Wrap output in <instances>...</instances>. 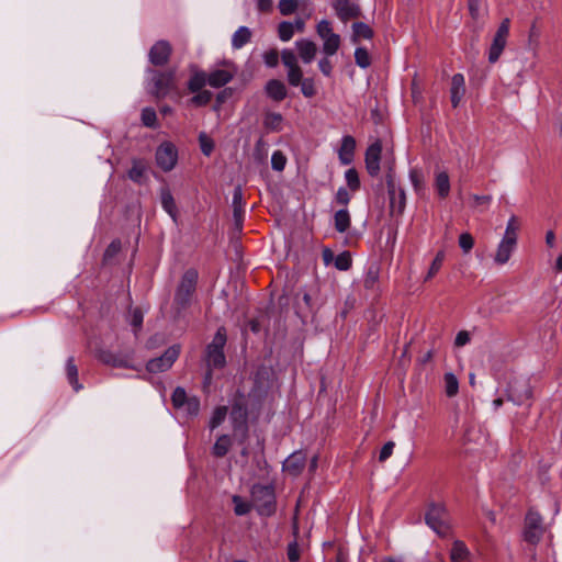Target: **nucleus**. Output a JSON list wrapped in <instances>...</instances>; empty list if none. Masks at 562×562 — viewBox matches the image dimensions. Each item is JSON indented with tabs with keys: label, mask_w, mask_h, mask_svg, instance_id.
<instances>
[{
	"label": "nucleus",
	"mask_w": 562,
	"mask_h": 562,
	"mask_svg": "<svg viewBox=\"0 0 562 562\" xmlns=\"http://www.w3.org/2000/svg\"><path fill=\"white\" fill-rule=\"evenodd\" d=\"M426 524L439 536L445 537L450 531L449 515L443 505L432 504L426 513Z\"/></svg>",
	"instance_id": "nucleus-1"
},
{
	"label": "nucleus",
	"mask_w": 562,
	"mask_h": 562,
	"mask_svg": "<svg viewBox=\"0 0 562 562\" xmlns=\"http://www.w3.org/2000/svg\"><path fill=\"white\" fill-rule=\"evenodd\" d=\"M252 503L260 515L270 516L274 512V492L268 485H255L251 490Z\"/></svg>",
	"instance_id": "nucleus-2"
},
{
	"label": "nucleus",
	"mask_w": 562,
	"mask_h": 562,
	"mask_svg": "<svg viewBox=\"0 0 562 562\" xmlns=\"http://www.w3.org/2000/svg\"><path fill=\"white\" fill-rule=\"evenodd\" d=\"M196 281L198 272L195 270L190 269L184 272L175 295V304L178 308H184L189 305L195 291Z\"/></svg>",
	"instance_id": "nucleus-3"
},
{
	"label": "nucleus",
	"mask_w": 562,
	"mask_h": 562,
	"mask_svg": "<svg viewBox=\"0 0 562 562\" xmlns=\"http://www.w3.org/2000/svg\"><path fill=\"white\" fill-rule=\"evenodd\" d=\"M316 32L323 41V52L327 56L335 55L340 46V36L333 31L331 23L327 20L319 21Z\"/></svg>",
	"instance_id": "nucleus-4"
},
{
	"label": "nucleus",
	"mask_w": 562,
	"mask_h": 562,
	"mask_svg": "<svg viewBox=\"0 0 562 562\" xmlns=\"http://www.w3.org/2000/svg\"><path fill=\"white\" fill-rule=\"evenodd\" d=\"M155 160L165 172L171 171L178 162V149L171 142H162L156 149Z\"/></svg>",
	"instance_id": "nucleus-5"
},
{
	"label": "nucleus",
	"mask_w": 562,
	"mask_h": 562,
	"mask_svg": "<svg viewBox=\"0 0 562 562\" xmlns=\"http://www.w3.org/2000/svg\"><path fill=\"white\" fill-rule=\"evenodd\" d=\"M509 27L510 20L508 18H505L498 25V29L493 37L492 44L488 49V60L491 63L497 61L499 56L502 55L507 44Z\"/></svg>",
	"instance_id": "nucleus-6"
},
{
	"label": "nucleus",
	"mask_w": 562,
	"mask_h": 562,
	"mask_svg": "<svg viewBox=\"0 0 562 562\" xmlns=\"http://www.w3.org/2000/svg\"><path fill=\"white\" fill-rule=\"evenodd\" d=\"M179 355L180 346L173 345L169 347L160 357L149 360L146 364V369L150 373L165 372L172 367Z\"/></svg>",
	"instance_id": "nucleus-7"
},
{
	"label": "nucleus",
	"mask_w": 562,
	"mask_h": 562,
	"mask_svg": "<svg viewBox=\"0 0 562 562\" xmlns=\"http://www.w3.org/2000/svg\"><path fill=\"white\" fill-rule=\"evenodd\" d=\"M543 532L544 527L541 516L535 510H529L525 518V540L531 544H536L540 541Z\"/></svg>",
	"instance_id": "nucleus-8"
},
{
	"label": "nucleus",
	"mask_w": 562,
	"mask_h": 562,
	"mask_svg": "<svg viewBox=\"0 0 562 562\" xmlns=\"http://www.w3.org/2000/svg\"><path fill=\"white\" fill-rule=\"evenodd\" d=\"M387 191L390 196V212L392 215H401L406 204L405 191L397 188L391 175L387 176Z\"/></svg>",
	"instance_id": "nucleus-9"
},
{
	"label": "nucleus",
	"mask_w": 562,
	"mask_h": 562,
	"mask_svg": "<svg viewBox=\"0 0 562 562\" xmlns=\"http://www.w3.org/2000/svg\"><path fill=\"white\" fill-rule=\"evenodd\" d=\"M229 418L235 435L245 437L247 432V408L243 404H235L231 411Z\"/></svg>",
	"instance_id": "nucleus-10"
},
{
	"label": "nucleus",
	"mask_w": 562,
	"mask_h": 562,
	"mask_svg": "<svg viewBox=\"0 0 562 562\" xmlns=\"http://www.w3.org/2000/svg\"><path fill=\"white\" fill-rule=\"evenodd\" d=\"M170 54L171 45L167 41H158L150 48L148 57L154 66L160 67L168 61Z\"/></svg>",
	"instance_id": "nucleus-11"
},
{
	"label": "nucleus",
	"mask_w": 562,
	"mask_h": 562,
	"mask_svg": "<svg viewBox=\"0 0 562 562\" xmlns=\"http://www.w3.org/2000/svg\"><path fill=\"white\" fill-rule=\"evenodd\" d=\"M382 145L379 140L371 144L366 151V168L371 176H378L380 172Z\"/></svg>",
	"instance_id": "nucleus-12"
},
{
	"label": "nucleus",
	"mask_w": 562,
	"mask_h": 562,
	"mask_svg": "<svg viewBox=\"0 0 562 562\" xmlns=\"http://www.w3.org/2000/svg\"><path fill=\"white\" fill-rule=\"evenodd\" d=\"M333 7L337 16L344 22L360 14L359 5L351 0H333Z\"/></svg>",
	"instance_id": "nucleus-13"
},
{
	"label": "nucleus",
	"mask_w": 562,
	"mask_h": 562,
	"mask_svg": "<svg viewBox=\"0 0 562 562\" xmlns=\"http://www.w3.org/2000/svg\"><path fill=\"white\" fill-rule=\"evenodd\" d=\"M465 79L462 74L457 72L450 82V101L453 108H458L465 94Z\"/></svg>",
	"instance_id": "nucleus-14"
},
{
	"label": "nucleus",
	"mask_w": 562,
	"mask_h": 562,
	"mask_svg": "<svg viewBox=\"0 0 562 562\" xmlns=\"http://www.w3.org/2000/svg\"><path fill=\"white\" fill-rule=\"evenodd\" d=\"M289 82L292 86H301V91L306 98L316 94L315 81L311 78H303V72H289Z\"/></svg>",
	"instance_id": "nucleus-15"
},
{
	"label": "nucleus",
	"mask_w": 562,
	"mask_h": 562,
	"mask_svg": "<svg viewBox=\"0 0 562 562\" xmlns=\"http://www.w3.org/2000/svg\"><path fill=\"white\" fill-rule=\"evenodd\" d=\"M306 456L302 451L293 452L283 462V471L292 476L299 475L305 467Z\"/></svg>",
	"instance_id": "nucleus-16"
},
{
	"label": "nucleus",
	"mask_w": 562,
	"mask_h": 562,
	"mask_svg": "<svg viewBox=\"0 0 562 562\" xmlns=\"http://www.w3.org/2000/svg\"><path fill=\"white\" fill-rule=\"evenodd\" d=\"M517 241L508 238H502L497 245V249L494 256V261L497 265H505L509 259L514 250L516 249Z\"/></svg>",
	"instance_id": "nucleus-17"
},
{
	"label": "nucleus",
	"mask_w": 562,
	"mask_h": 562,
	"mask_svg": "<svg viewBox=\"0 0 562 562\" xmlns=\"http://www.w3.org/2000/svg\"><path fill=\"white\" fill-rule=\"evenodd\" d=\"M356 140L352 136L346 135L341 139V146L338 150V157L342 165H349L353 160Z\"/></svg>",
	"instance_id": "nucleus-18"
},
{
	"label": "nucleus",
	"mask_w": 562,
	"mask_h": 562,
	"mask_svg": "<svg viewBox=\"0 0 562 562\" xmlns=\"http://www.w3.org/2000/svg\"><path fill=\"white\" fill-rule=\"evenodd\" d=\"M451 562H472V554L464 542L456 540L450 550Z\"/></svg>",
	"instance_id": "nucleus-19"
},
{
	"label": "nucleus",
	"mask_w": 562,
	"mask_h": 562,
	"mask_svg": "<svg viewBox=\"0 0 562 562\" xmlns=\"http://www.w3.org/2000/svg\"><path fill=\"white\" fill-rule=\"evenodd\" d=\"M296 47L300 58L305 63L310 64L316 55L317 47L315 43L310 40H300L296 42Z\"/></svg>",
	"instance_id": "nucleus-20"
},
{
	"label": "nucleus",
	"mask_w": 562,
	"mask_h": 562,
	"mask_svg": "<svg viewBox=\"0 0 562 562\" xmlns=\"http://www.w3.org/2000/svg\"><path fill=\"white\" fill-rule=\"evenodd\" d=\"M66 375L69 384L76 392L82 389V385L78 381V368L75 363L74 357H69L66 361Z\"/></svg>",
	"instance_id": "nucleus-21"
},
{
	"label": "nucleus",
	"mask_w": 562,
	"mask_h": 562,
	"mask_svg": "<svg viewBox=\"0 0 562 562\" xmlns=\"http://www.w3.org/2000/svg\"><path fill=\"white\" fill-rule=\"evenodd\" d=\"M251 38V31L247 26L238 27L232 36V46L235 49L241 48Z\"/></svg>",
	"instance_id": "nucleus-22"
},
{
	"label": "nucleus",
	"mask_w": 562,
	"mask_h": 562,
	"mask_svg": "<svg viewBox=\"0 0 562 562\" xmlns=\"http://www.w3.org/2000/svg\"><path fill=\"white\" fill-rule=\"evenodd\" d=\"M266 91L276 101H281L286 95L285 86L278 80H270L266 86Z\"/></svg>",
	"instance_id": "nucleus-23"
},
{
	"label": "nucleus",
	"mask_w": 562,
	"mask_h": 562,
	"mask_svg": "<svg viewBox=\"0 0 562 562\" xmlns=\"http://www.w3.org/2000/svg\"><path fill=\"white\" fill-rule=\"evenodd\" d=\"M233 209H234V217L237 224H239L243 220L244 215V198L243 191L240 187L235 188L233 192Z\"/></svg>",
	"instance_id": "nucleus-24"
},
{
	"label": "nucleus",
	"mask_w": 562,
	"mask_h": 562,
	"mask_svg": "<svg viewBox=\"0 0 562 562\" xmlns=\"http://www.w3.org/2000/svg\"><path fill=\"white\" fill-rule=\"evenodd\" d=\"M435 188L440 198L448 196L450 192V180L446 171H439L436 175Z\"/></svg>",
	"instance_id": "nucleus-25"
},
{
	"label": "nucleus",
	"mask_w": 562,
	"mask_h": 562,
	"mask_svg": "<svg viewBox=\"0 0 562 562\" xmlns=\"http://www.w3.org/2000/svg\"><path fill=\"white\" fill-rule=\"evenodd\" d=\"M283 117L280 113L268 112L263 119V126L270 132H280L282 130Z\"/></svg>",
	"instance_id": "nucleus-26"
},
{
	"label": "nucleus",
	"mask_w": 562,
	"mask_h": 562,
	"mask_svg": "<svg viewBox=\"0 0 562 562\" xmlns=\"http://www.w3.org/2000/svg\"><path fill=\"white\" fill-rule=\"evenodd\" d=\"M162 209L172 217L176 218L177 206L171 192L168 189H162L160 193Z\"/></svg>",
	"instance_id": "nucleus-27"
},
{
	"label": "nucleus",
	"mask_w": 562,
	"mask_h": 562,
	"mask_svg": "<svg viewBox=\"0 0 562 562\" xmlns=\"http://www.w3.org/2000/svg\"><path fill=\"white\" fill-rule=\"evenodd\" d=\"M206 362L209 367L222 368L225 364L223 350L206 348Z\"/></svg>",
	"instance_id": "nucleus-28"
},
{
	"label": "nucleus",
	"mask_w": 562,
	"mask_h": 562,
	"mask_svg": "<svg viewBox=\"0 0 562 562\" xmlns=\"http://www.w3.org/2000/svg\"><path fill=\"white\" fill-rule=\"evenodd\" d=\"M170 72H158L157 76L154 78L155 80V94L157 97H162L168 91V85L170 81Z\"/></svg>",
	"instance_id": "nucleus-29"
},
{
	"label": "nucleus",
	"mask_w": 562,
	"mask_h": 562,
	"mask_svg": "<svg viewBox=\"0 0 562 562\" xmlns=\"http://www.w3.org/2000/svg\"><path fill=\"white\" fill-rule=\"evenodd\" d=\"M350 226V215L349 212L344 209L339 210L335 214V228L339 233H345Z\"/></svg>",
	"instance_id": "nucleus-30"
},
{
	"label": "nucleus",
	"mask_w": 562,
	"mask_h": 562,
	"mask_svg": "<svg viewBox=\"0 0 562 562\" xmlns=\"http://www.w3.org/2000/svg\"><path fill=\"white\" fill-rule=\"evenodd\" d=\"M232 446V440L227 435L217 438L213 447V454L216 457H224Z\"/></svg>",
	"instance_id": "nucleus-31"
},
{
	"label": "nucleus",
	"mask_w": 562,
	"mask_h": 562,
	"mask_svg": "<svg viewBox=\"0 0 562 562\" xmlns=\"http://www.w3.org/2000/svg\"><path fill=\"white\" fill-rule=\"evenodd\" d=\"M178 411L188 417L195 416L200 411V401L195 396H191Z\"/></svg>",
	"instance_id": "nucleus-32"
},
{
	"label": "nucleus",
	"mask_w": 562,
	"mask_h": 562,
	"mask_svg": "<svg viewBox=\"0 0 562 562\" xmlns=\"http://www.w3.org/2000/svg\"><path fill=\"white\" fill-rule=\"evenodd\" d=\"M443 380H445V392H446L447 396H449V397L456 396L459 391V382H458L457 376L453 373L448 372L445 374Z\"/></svg>",
	"instance_id": "nucleus-33"
},
{
	"label": "nucleus",
	"mask_w": 562,
	"mask_h": 562,
	"mask_svg": "<svg viewBox=\"0 0 562 562\" xmlns=\"http://www.w3.org/2000/svg\"><path fill=\"white\" fill-rule=\"evenodd\" d=\"M232 79V72H210L207 83L212 87L218 88L227 83Z\"/></svg>",
	"instance_id": "nucleus-34"
},
{
	"label": "nucleus",
	"mask_w": 562,
	"mask_h": 562,
	"mask_svg": "<svg viewBox=\"0 0 562 562\" xmlns=\"http://www.w3.org/2000/svg\"><path fill=\"white\" fill-rule=\"evenodd\" d=\"M146 171V166L142 160H133V165L128 171V177L135 182H142Z\"/></svg>",
	"instance_id": "nucleus-35"
},
{
	"label": "nucleus",
	"mask_w": 562,
	"mask_h": 562,
	"mask_svg": "<svg viewBox=\"0 0 562 562\" xmlns=\"http://www.w3.org/2000/svg\"><path fill=\"white\" fill-rule=\"evenodd\" d=\"M519 228H520V224H519L518 218L515 215L510 216L507 222L503 237L517 241Z\"/></svg>",
	"instance_id": "nucleus-36"
},
{
	"label": "nucleus",
	"mask_w": 562,
	"mask_h": 562,
	"mask_svg": "<svg viewBox=\"0 0 562 562\" xmlns=\"http://www.w3.org/2000/svg\"><path fill=\"white\" fill-rule=\"evenodd\" d=\"M142 123L146 127L155 128L157 127V114L153 108H145L142 111Z\"/></svg>",
	"instance_id": "nucleus-37"
},
{
	"label": "nucleus",
	"mask_w": 562,
	"mask_h": 562,
	"mask_svg": "<svg viewBox=\"0 0 562 562\" xmlns=\"http://www.w3.org/2000/svg\"><path fill=\"white\" fill-rule=\"evenodd\" d=\"M199 145L205 156H210L214 150L213 139L204 132L199 134Z\"/></svg>",
	"instance_id": "nucleus-38"
},
{
	"label": "nucleus",
	"mask_w": 562,
	"mask_h": 562,
	"mask_svg": "<svg viewBox=\"0 0 562 562\" xmlns=\"http://www.w3.org/2000/svg\"><path fill=\"white\" fill-rule=\"evenodd\" d=\"M234 512L237 516H244L248 514L251 509V504L244 501L240 496H233Z\"/></svg>",
	"instance_id": "nucleus-39"
},
{
	"label": "nucleus",
	"mask_w": 562,
	"mask_h": 562,
	"mask_svg": "<svg viewBox=\"0 0 562 562\" xmlns=\"http://www.w3.org/2000/svg\"><path fill=\"white\" fill-rule=\"evenodd\" d=\"M279 37L282 42H289L294 35V25L291 22H281L278 27Z\"/></svg>",
	"instance_id": "nucleus-40"
},
{
	"label": "nucleus",
	"mask_w": 562,
	"mask_h": 562,
	"mask_svg": "<svg viewBox=\"0 0 562 562\" xmlns=\"http://www.w3.org/2000/svg\"><path fill=\"white\" fill-rule=\"evenodd\" d=\"M227 415V407L226 406H220L217 407L211 417L210 420V428L215 429L218 427L226 418Z\"/></svg>",
	"instance_id": "nucleus-41"
},
{
	"label": "nucleus",
	"mask_w": 562,
	"mask_h": 562,
	"mask_svg": "<svg viewBox=\"0 0 562 562\" xmlns=\"http://www.w3.org/2000/svg\"><path fill=\"white\" fill-rule=\"evenodd\" d=\"M352 30L356 38H371L373 34L371 27L362 22L355 23Z\"/></svg>",
	"instance_id": "nucleus-42"
},
{
	"label": "nucleus",
	"mask_w": 562,
	"mask_h": 562,
	"mask_svg": "<svg viewBox=\"0 0 562 562\" xmlns=\"http://www.w3.org/2000/svg\"><path fill=\"white\" fill-rule=\"evenodd\" d=\"M351 262L352 260L348 251L339 254L334 260L335 267L340 271L348 270L351 267Z\"/></svg>",
	"instance_id": "nucleus-43"
},
{
	"label": "nucleus",
	"mask_w": 562,
	"mask_h": 562,
	"mask_svg": "<svg viewBox=\"0 0 562 562\" xmlns=\"http://www.w3.org/2000/svg\"><path fill=\"white\" fill-rule=\"evenodd\" d=\"M445 260V251L440 250L437 252L435 259L432 260L428 273L426 276V280L431 279L441 268L442 262Z\"/></svg>",
	"instance_id": "nucleus-44"
},
{
	"label": "nucleus",
	"mask_w": 562,
	"mask_h": 562,
	"mask_svg": "<svg viewBox=\"0 0 562 562\" xmlns=\"http://www.w3.org/2000/svg\"><path fill=\"white\" fill-rule=\"evenodd\" d=\"M286 165V157L281 150L273 151L271 156V167L276 171H282Z\"/></svg>",
	"instance_id": "nucleus-45"
},
{
	"label": "nucleus",
	"mask_w": 562,
	"mask_h": 562,
	"mask_svg": "<svg viewBox=\"0 0 562 562\" xmlns=\"http://www.w3.org/2000/svg\"><path fill=\"white\" fill-rule=\"evenodd\" d=\"M345 179H346L347 186L352 191H357L360 188L359 176L355 168H350L345 172Z\"/></svg>",
	"instance_id": "nucleus-46"
},
{
	"label": "nucleus",
	"mask_w": 562,
	"mask_h": 562,
	"mask_svg": "<svg viewBox=\"0 0 562 562\" xmlns=\"http://www.w3.org/2000/svg\"><path fill=\"white\" fill-rule=\"evenodd\" d=\"M205 72H195V75L189 81V89L192 92H196L205 86Z\"/></svg>",
	"instance_id": "nucleus-47"
},
{
	"label": "nucleus",
	"mask_w": 562,
	"mask_h": 562,
	"mask_svg": "<svg viewBox=\"0 0 562 562\" xmlns=\"http://www.w3.org/2000/svg\"><path fill=\"white\" fill-rule=\"evenodd\" d=\"M190 396L187 395L184 389L182 387H177L173 393H172V396H171V401H172V405L176 409H179L181 406L184 405V402L189 398Z\"/></svg>",
	"instance_id": "nucleus-48"
},
{
	"label": "nucleus",
	"mask_w": 562,
	"mask_h": 562,
	"mask_svg": "<svg viewBox=\"0 0 562 562\" xmlns=\"http://www.w3.org/2000/svg\"><path fill=\"white\" fill-rule=\"evenodd\" d=\"M283 65L289 68V70H299L296 66V55L290 50L284 49L281 54Z\"/></svg>",
	"instance_id": "nucleus-49"
},
{
	"label": "nucleus",
	"mask_w": 562,
	"mask_h": 562,
	"mask_svg": "<svg viewBox=\"0 0 562 562\" xmlns=\"http://www.w3.org/2000/svg\"><path fill=\"white\" fill-rule=\"evenodd\" d=\"M278 7L282 15H290L297 9L299 0H280Z\"/></svg>",
	"instance_id": "nucleus-50"
},
{
	"label": "nucleus",
	"mask_w": 562,
	"mask_h": 562,
	"mask_svg": "<svg viewBox=\"0 0 562 562\" xmlns=\"http://www.w3.org/2000/svg\"><path fill=\"white\" fill-rule=\"evenodd\" d=\"M225 342H226V333H225V329L224 328H220L212 342L207 346V348H213V349H221L223 350L224 346H225Z\"/></svg>",
	"instance_id": "nucleus-51"
},
{
	"label": "nucleus",
	"mask_w": 562,
	"mask_h": 562,
	"mask_svg": "<svg viewBox=\"0 0 562 562\" xmlns=\"http://www.w3.org/2000/svg\"><path fill=\"white\" fill-rule=\"evenodd\" d=\"M356 63L360 68H367L370 65V57L364 48H357L355 52Z\"/></svg>",
	"instance_id": "nucleus-52"
},
{
	"label": "nucleus",
	"mask_w": 562,
	"mask_h": 562,
	"mask_svg": "<svg viewBox=\"0 0 562 562\" xmlns=\"http://www.w3.org/2000/svg\"><path fill=\"white\" fill-rule=\"evenodd\" d=\"M379 280V272L378 269L371 267L369 268L363 284L366 289H373Z\"/></svg>",
	"instance_id": "nucleus-53"
},
{
	"label": "nucleus",
	"mask_w": 562,
	"mask_h": 562,
	"mask_svg": "<svg viewBox=\"0 0 562 562\" xmlns=\"http://www.w3.org/2000/svg\"><path fill=\"white\" fill-rule=\"evenodd\" d=\"M411 182L416 191H419L424 187V177L418 169H412L409 171Z\"/></svg>",
	"instance_id": "nucleus-54"
},
{
	"label": "nucleus",
	"mask_w": 562,
	"mask_h": 562,
	"mask_svg": "<svg viewBox=\"0 0 562 562\" xmlns=\"http://www.w3.org/2000/svg\"><path fill=\"white\" fill-rule=\"evenodd\" d=\"M474 245V239L471 234L462 233L459 237V246L467 254L469 252Z\"/></svg>",
	"instance_id": "nucleus-55"
},
{
	"label": "nucleus",
	"mask_w": 562,
	"mask_h": 562,
	"mask_svg": "<svg viewBox=\"0 0 562 562\" xmlns=\"http://www.w3.org/2000/svg\"><path fill=\"white\" fill-rule=\"evenodd\" d=\"M143 312L139 308H134L130 314V323L135 329H139L143 324Z\"/></svg>",
	"instance_id": "nucleus-56"
},
{
	"label": "nucleus",
	"mask_w": 562,
	"mask_h": 562,
	"mask_svg": "<svg viewBox=\"0 0 562 562\" xmlns=\"http://www.w3.org/2000/svg\"><path fill=\"white\" fill-rule=\"evenodd\" d=\"M468 8L472 19L477 20L481 15L482 0H468Z\"/></svg>",
	"instance_id": "nucleus-57"
},
{
	"label": "nucleus",
	"mask_w": 562,
	"mask_h": 562,
	"mask_svg": "<svg viewBox=\"0 0 562 562\" xmlns=\"http://www.w3.org/2000/svg\"><path fill=\"white\" fill-rule=\"evenodd\" d=\"M530 395H531V392H530L529 387L527 385H524L522 393L517 396L513 393V390L510 389L508 398L510 401L515 402L516 404H521L525 400L529 398Z\"/></svg>",
	"instance_id": "nucleus-58"
},
{
	"label": "nucleus",
	"mask_w": 562,
	"mask_h": 562,
	"mask_svg": "<svg viewBox=\"0 0 562 562\" xmlns=\"http://www.w3.org/2000/svg\"><path fill=\"white\" fill-rule=\"evenodd\" d=\"M265 64L269 68L278 66L279 54L276 50H269L263 54Z\"/></svg>",
	"instance_id": "nucleus-59"
},
{
	"label": "nucleus",
	"mask_w": 562,
	"mask_h": 562,
	"mask_svg": "<svg viewBox=\"0 0 562 562\" xmlns=\"http://www.w3.org/2000/svg\"><path fill=\"white\" fill-rule=\"evenodd\" d=\"M212 98V94L211 92L204 90V91H201L199 92L198 94H195L193 98H192V103L195 104V105H205L206 103L210 102Z\"/></svg>",
	"instance_id": "nucleus-60"
},
{
	"label": "nucleus",
	"mask_w": 562,
	"mask_h": 562,
	"mask_svg": "<svg viewBox=\"0 0 562 562\" xmlns=\"http://www.w3.org/2000/svg\"><path fill=\"white\" fill-rule=\"evenodd\" d=\"M394 447L395 443L393 441H387L380 451L379 461H386L392 456Z\"/></svg>",
	"instance_id": "nucleus-61"
},
{
	"label": "nucleus",
	"mask_w": 562,
	"mask_h": 562,
	"mask_svg": "<svg viewBox=\"0 0 562 562\" xmlns=\"http://www.w3.org/2000/svg\"><path fill=\"white\" fill-rule=\"evenodd\" d=\"M336 202L340 205H347L351 199L346 188H339L336 193Z\"/></svg>",
	"instance_id": "nucleus-62"
},
{
	"label": "nucleus",
	"mask_w": 562,
	"mask_h": 562,
	"mask_svg": "<svg viewBox=\"0 0 562 562\" xmlns=\"http://www.w3.org/2000/svg\"><path fill=\"white\" fill-rule=\"evenodd\" d=\"M255 156L260 160L267 156V143L262 138L258 139L256 143Z\"/></svg>",
	"instance_id": "nucleus-63"
},
{
	"label": "nucleus",
	"mask_w": 562,
	"mask_h": 562,
	"mask_svg": "<svg viewBox=\"0 0 562 562\" xmlns=\"http://www.w3.org/2000/svg\"><path fill=\"white\" fill-rule=\"evenodd\" d=\"M470 341V334L467 330H461L457 334L454 339L456 347H463Z\"/></svg>",
	"instance_id": "nucleus-64"
}]
</instances>
